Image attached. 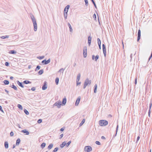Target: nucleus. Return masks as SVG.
<instances>
[{
    "label": "nucleus",
    "mask_w": 152,
    "mask_h": 152,
    "mask_svg": "<svg viewBox=\"0 0 152 152\" xmlns=\"http://www.w3.org/2000/svg\"><path fill=\"white\" fill-rule=\"evenodd\" d=\"M29 15L33 24L34 30L35 31H37V24L36 20L34 16L32 13H30Z\"/></svg>",
    "instance_id": "nucleus-1"
},
{
    "label": "nucleus",
    "mask_w": 152,
    "mask_h": 152,
    "mask_svg": "<svg viewBox=\"0 0 152 152\" xmlns=\"http://www.w3.org/2000/svg\"><path fill=\"white\" fill-rule=\"evenodd\" d=\"M61 105V101H59L56 102L53 105V106H57L58 108H60Z\"/></svg>",
    "instance_id": "nucleus-2"
},
{
    "label": "nucleus",
    "mask_w": 152,
    "mask_h": 152,
    "mask_svg": "<svg viewBox=\"0 0 152 152\" xmlns=\"http://www.w3.org/2000/svg\"><path fill=\"white\" fill-rule=\"evenodd\" d=\"M83 56L84 58L86 57L87 55V47L85 46L84 47L83 51Z\"/></svg>",
    "instance_id": "nucleus-3"
},
{
    "label": "nucleus",
    "mask_w": 152,
    "mask_h": 152,
    "mask_svg": "<svg viewBox=\"0 0 152 152\" xmlns=\"http://www.w3.org/2000/svg\"><path fill=\"white\" fill-rule=\"evenodd\" d=\"M92 150L91 147L90 146H86L85 147L84 150L86 152H89Z\"/></svg>",
    "instance_id": "nucleus-4"
},
{
    "label": "nucleus",
    "mask_w": 152,
    "mask_h": 152,
    "mask_svg": "<svg viewBox=\"0 0 152 152\" xmlns=\"http://www.w3.org/2000/svg\"><path fill=\"white\" fill-rule=\"evenodd\" d=\"M102 50L103 53L104 55V56L105 57H106V47L105 45L104 44H102Z\"/></svg>",
    "instance_id": "nucleus-5"
},
{
    "label": "nucleus",
    "mask_w": 152,
    "mask_h": 152,
    "mask_svg": "<svg viewBox=\"0 0 152 152\" xmlns=\"http://www.w3.org/2000/svg\"><path fill=\"white\" fill-rule=\"evenodd\" d=\"M50 59L49 58L47 60L46 59H44L42 60V63L44 65H46L50 63Z\"/></svg>",
    "instance_id": "nucleus-6"
},
{
    "label": "nucleus",
    "mask_w": 152,
    "mask_h": 152,
    "mask_svg": "<svg viewBox=\"0 0 152 152\" xmlns=\"http://www.w3.org/2000/svg\"><path fill=\"white\" fill-rule=\"evenodd\" d=\"M18 38V36L17 35H15L14 36L10 35V40H11L12 41L15 40Z\"/></svg>",
    "instance_id": "nucleus-7"
},
{
    "label": "nucleus",
    "mask_w": 152,
    "mask_h": 152,
    "mask_svg": "<svg viewBox=\"0 0 152 152\" xmlns=\"http://www.w3.org/2000/svg\"><path fill=\"white\" fill-rule=\"evenodd\" d=\"M42 119H39L37 121L36 120H32L31 122L33 123H36V124H37V123L38 124H40L42 123Z\"/></svg>",
    "instance_id": "nucleus-8"
},
{
    "label": "nucleus",
    "mask_w": 152,
    "mask_h": 152,
    "mask_svg": "<svg viewBox=\"0 0 152 152\" xmlns=\"http://www.w3.org/2000/svg\"><path fill=\"white\" fill-rule=\"evenodd\" d=\"M91 83V80H89L88 78H87L85 80L84 83L87 86H88V85H90Z\"/></svg>",
    "instance_id": "nucleus-9"
},
{
    "label": "nucleus",
    "mask_w": 152,
    "mask_h": 152,
    "mask_svg": "<svg viewBox=\"0 0 152 152\" xmlns=\"http://www.w3.org/2000/svg\"><path fill=\"white\" fill-rule=\"evenodd\" d=\"M47 88V83L46 81H45L42 87V89L43 90H45Z\"/></svg>",
    "instance_id": "nucleus-10"
},
{
    "label": "nucleus",
    "mask_w": 152,
    "mask_h": 152,
    "mask_svg": "<svg viewBox=\"0 0 152 152\" xmlns=\"http://www.w3.org/2000/svg\"><path fill=\"white\" fill-rule=\"evenodd\" d=\"M141 37V31L139 29L138 30V34H137V41L138 42L140 39Z\"/></svg>",
    "instance_id": "nucleus-11"
},
{
    "label": "nucleus",
    "mask_w": 152,
    "mask_h": 152,
    "mask_svg": "<svg viewBox=\"0 0 152 152\" xmlns=\"http://www.w3.org/2000/svg\"><path fill=\"white\" fill-rule=\"evenodd\" d=\"M92 38L91 36V34L88 36V44L89 46H90L91 43V40Z\"/></svg>",
    "instance_id": "nucleus-12"
},
{
    "label": "nucleus",
    "mask_w": 152,
    "mask_h": 152,
    "mask_svg": "<svg viewBox=\"0 0 152 152\" xmlns=\"http://www.w3.org/2000/svg\"><path fill=\"white\" fill-rule=\"evenodd\" d=\"M80 96H79L78 97V98L77 99L75 102V105L76 106H77L80 100Z\"/></svg>",
    "instance_id": "nucleus-13"
},
{
    "label": "nucleus",
    "mask_w": 152,
    "mask_h": 152,
    "mask_svg": "<svg viewBox=\"0 0 152 152\" xmlns=\"http://www.w3.org/2000/svg\"><path fill=\"white\" fill-rule=\"evenodd\" d=\"M152 105V101H151L150 102V103L149 104V110L148 112V114L149 116H150V114L151 113V109Z\"/></svg>",
    "instance_id": "nucleus-14"
},
{
    "label": "nucleus",
    "mask_w": 152,
    "mask_h": 152,
    "mask_svg": "<svg viewBox=\"0 0 152 152\" xmlns=\"http://www.w3.org/2000/svg\"><path fill=\"white\" fill-rule=\"evenodd\" d=\"M17 83L19 86H20V87L23 88L24 87V86L23 85V82H20L19 81L17 80Z\"/></svg>",
    "instance_id": "nucleus-15"
},
{
    "label": "nucleus",
    "mask_w": 152,
    "mask_h": 152,
    "mask_svg": "<svg viewBox=\"0 0 152 152\" xmlns=\"http://www.w3.org/2000/svg\"><path fill=\"white\" fill-rule=\"evenodd\" d=\"M108 123L107 121L104 120H100L99 122V124H108Z\"/></svg>",
    "instance_id": "nucleus-16"
},
{
    "label": "nucleus",
    "mask_w": 152,
    "mask_h": 152,
    "mask_svg": "<svg viewBox=\"0 0 152 152\" xmlns=\"http://www.w3.org/2000/svg\"><path fill=\"white\" fill-rule=\"evenodd\" d=\"M70 6L69 5H67L64 8V12H68V10Z\"/></svg>",
    "instance_id": "nucleus-17"
},
{
    "label": "nucleus",
    "mask_w": 152,
    "mask_h": 152,
    "mask_svg": "<svg viewBox=\"0 0 152 152\" xmlns=\"http://www.w3.org/2000/svg\"><path fill=\"white\" fill-rule=\"evenodd\" d=\"M66 102V97L64 98L63 99L62 103L61 104V105H65Z\"/></svg>",
    "instance_id": "nucleus-18"
},
{
    "label": "nucleus",
    "mask_w": 152,
    "mask_h": 152,
    "mask_svg": "<svg viewBox=\"0 0 152 152\" xmlns=\"http://www.w3.org/2000/svg\"><path fill=\"white\" fill-rule=\"evenodd\" d=\"M21 132L24 133L26 135H28L29 132L26 130H24L21 131Z\"/></svg>",
    "instance_id": "nucleus-19"
},
{
    "label": "nucleus",
    "mask_w": 152,
    "mask_h": 152,
    "mask_svg": "<svg viewBox=\"0 0 152 152\" xmlns=\"http://www.w3.org/2000/svg\"><path fill=\"white\" fill-rule=\"evenodd\" d=\"M31 83V81L27 80H25L23 82V84H30Z\"/></svg>",
    "instance_id": "nucleus-20"
},
{
    "label": "nucleus",
    "mask_w": 152,
    "mask_h": 152,
    "mask_svg": "<svg viewBox=\"0 0 152 152\" xmlns=\"http://www.w3.org/2000/svg\"><path fill=\"white\" fill-rule=\"evenodd\" d=\"M68 25L69 27L70 32H72L73 29L72 28V27L71 26L70 24V23H68Z\"/></svg>",
    "instance_id": "nucleus-21"
},
{
    "label": "nucleus",
    "mask_w": 152,
    "mask_h": 152,
    "mask_svg": "<svg viewBox=\"0 0 152 152\" xmlns=\"http://www.w3.org/2000/svg\"><path fill=\"white\" fill-rule=\"evenodd\" d=\"M10 87L13 88L15 90L17 91L18 90L17 87L13 84L11 86H10Z\"/></svg>",
    "instance_id": "nucleus-22"
},
{
    "label": "nucleus",
    "mask_w": 152,
    "mask_h": 152,
    "mask_svg": "<svg viewBox=\"0 0 152 152\" xmlns=\"http://www.w3.org/2000/svg\"><path fill=\"white\" fill-rule=\"evenodd\" d=\"M80 73H79L77 75V79H76V81H79L80 78Z\"/></svg>",
    "instance_id": "nucleus-23"
},
{
    "label": "nucleus",
    "mask_w": 152,
    "mask_h": 152,
    "mask_svg": "<svg viewBox=\"0 0 152 152\" xmlns=\"http://www.w3.org/2000/svg\"><path fill=\"white\" fill-rule=\"evenodd\" d=\"M97 87V85L96 84H95L94 86V93H96Z\"/></svg>",
    "instance_id": "nucleus-24"
},
{
    "label": "nucleus",
    "mask_w": 152,
    "mask_h": 152,
    "mask_svg": "<svg viewBox=\"0 0 152 152\" xmlns=\"http://www.w3.org/2000/svg\"><path fill=\"white\" fill-rule=\"evenodd\" d=\"M17 53V52L15 50H10V54H15Z\"/></svg>",
    "instance_id": "nucleus-25"
},
{
    "label": "nucleus",
    "mask_w": 152,
    "mask_h": 152,
    "mask_svg": "<svg viewBox=\"0 0 152 152\" xmlns=\"http://www.w3.org/2000/svg\"><path fill=\"white\" fill-rule=\"evenodd\" d=\"M59 81V78L58 77H56L55 79L56 84V85L58 84Z\"/></svg>",
    "instance_id": "nucleus-26"
},
{
    "label": "nucleus",
    "mask_w": 152,
    "mask_h": 152,
    "mask_svg": "<svg viewBox=\"0 0 152 152\" xmlns=\"http://www.w3.org/2000/svg\"><path fill=\"white\" fill-rule=\"evenodd\" d=\"M44 72V70L43 69L40 70L38 72V73L39 75H41Z\"/></svg>",
    "instance_id": "nucleus-27"
},
{
    "label": "nucleus",
    "mask_w": 152,
    "mask_h": 152,
    "mask_svg": "<svg viewBox=\"0 0 152 152\" xmlns=\"http://www.w3.org/2000/svg\"><path fill=\"white\" fill-rule=\"evenodd\" d=\"M24 111L25 114L26 115H28L29 114V113L28 111L25 109H24Z\"/></svg>",
    "instance_id": "nucleus-28"
},
{
    "label": "nucleus",
    "mask_w": 152,
    "mask_h": 152,
    "mask_svg": "<svg viewBox=\"0 0 152 152\" xmlns=\"http://www.w3.org/2000/svg\"><path fill=\"white\" fill-rule=\"evenodd\" d=\"M67 13L66 12H64V16L65 19H66L67 18Z\"/></svg>",
    "instance_id": "nucleus-29"
},
{
    "label": "nucleus",
    "mask_w": 152,
    "mask_h": 152,
    "mask_svg": "<svg viewBox=\"0 0 152 152\" xmlns=\"http://www.w3.org/2000/svg\"><path fill=\"white\" fill-rule=\"evenodd\" d=\"M17 107L20 109L21 110H22L23 109V107L21 104H18V105Z\"/></svg>",
    "instance_id": "nucleus-30"
},
{
    "label": "nucleus",
    "mask_w": 152,
    "mask_h": 152,
    "mask_svg": "<svg viewBox=\"0 0 152 152\" xmlns=\"http://www.w3.org/2000/svg\"><path fill=\"white\" fill-rule=\"evenodd\" d=\"M97 41L98 45H99V44L101 45V41L100 39L99 38H98L97 39Z\"/></svg>",
    "instance_id": "nucleus-31"
},
{
    "label": "nucleus",
    "mask_w": 152,
    "mask_h": 152,
    "mask_svg": "<svg viewBox=\"0 0 152 152\" xmlns=\"http://www.w3.org/2000/svg\"><path fill=\"white\" fill-rule=\"evenodd\" d=\"M91 1H92V3H93V4L94 5L95 7V8L96 9L97 8V7H96V5L94 1V0H91Z\"/></svg>",
    "instance_id": "nucleus-32"
},
{
    "label": "nucleus",
    "mask_w": 152,
    "mask_h": 152,
    "mask_svg": "<svg viewBox=\"0 0 152 152\" xmlns=\"http://www.w3.org/2000/svg\"><path fill=\"white\" fill-rule=\"evenodd\" d=\"M20 139H18L16 141V144L17 145H18L20 143Z\"/></svg>",
    "instance_id": "nucleus-33"
},
{
    "label": "nucleus",
    "mask_w": 152,
    "mask_h": 152,
    "mask_svg": "<svg viewBox=\"0 0 152 152\" xmlns=\"http://www.w3.org/2000/svg\"><path fill=\"white\" fill-rule=\"evenodd\" d=\"M53 145L52 144H51L49 145L48 146V149H51L53 146Z\"/></svg>",
    "instance_id": "nucleus-34"
},
{
    "label": "nucleus",
    "mask_w": 152,
    "mask_h": 152,
    "mask_svg": "<svg viewBox=\"0 0 152 152\" xmlns=\"http://www.w3.org/2000/svg\"><path fill=\"white\" fill-rule=\"evenodd\" d=\"M4 146L6 148H7L8 147V144L7 142H5L4 143Z\"/></svg>",
    "instance_id": "nucleus-35"
},
{
    "label": "nucleus",
    "mask_w": 152,
    "mask_h": 152,
    "mask_svg": "<svg viewBox=\"0 0 152 152\" xmlns=\"http://www.w3.org/2000/svg\"><path fill=\"white\" fill-rule=\"evenodd\" d=\"M40 68V66L39 65H37L36 68V69H35V71H36L37 70H39Z\"/></svg>",
    "instance_id": "nucleus-36"
},
{
    "label": "nucleus",
    "mask_w": 152,
    "mask_h": 152,
    "mask_svg": "<svg viewBox=\"0 0 152 152\" xmlns=\"http://www.w3.org/2000/svg\"><path fill=\"white\" fill-rule=\"evenodd\" d=\"M99 58V56L98 55H97L95 57V59L94 60L95 61H97V60Z\"/></svg>",
    "instance_id": "nucleus-37"
},
{
    "label": "nucleus",
    "mask_w": 152,
    "mask_h": 152,
    "mask_svg": "<svg viewBox=\"0 0 152 152\" xmlns=\"http://www.w3.org/2000/svg\"><path fill=\"white\" fill-rule=\"evenodd\" d=\"M66 144V143L65 142H63L62 143V144H61L60 145V146L62 148L63 147H64Z\"/></svg>",
    "instance_id": "nucleus-38"
},
{
    "label": "nucleus",
    "mask_w": 152,
    "mask_h": 152,
    "mask_svg": "<svg viewBox=\"0 0 152 152\" xmlns=\"http://www.w3.org/2000/svg\"><path fill=\"white\" fill-rule=\"evenodd\" d=\"M44 57H45L44 56H42L38 57L37 58L40 60H41L43 59L44 58Z\"/></svg>",
    "instance_id": "nucleus-39"
},
{
    "label": "nucleus",
    "mask_w": 152,
    "mask_h": 152,
    "mask_svg": "<svg viewBox=\"0 0 152 152\" xmlns=\"http://www.w3.org/2000/svg\"><path fill=\"white\" fill-rule=\"evenodd\" d=\"M45 143H43L41 145V146L42 148H43L45 146Z\"/></svg>",
    "instance_id": "nucleus-40"
},
{
    "label": "nucleus",
    "mask_w": 152,
    "mask_h": 152,
    "mask_svg": "<svg viewBox=\"0 0 152 152\" xmlns=\"http://www.w3.org/2000/svg\"><path fill=\"white\" fill-rule=\"evenodd\" d=\"M4 82L5 84H8L9 83V81L7 80H4Z\"/></svg>",
    "instance_id": "nucleus-41"
},
{
    "label": "nucleus",
    "mask_w": 152,
    "mask_h": 152,
    "mask_svg": "<svg viewBox=\"0 0 152 152\" xmlns=\"http://www.w3.org/2000/svg\"><path fill=\"white\" fill-rule=\"evenodd\" d=\"M93 18L94 19V20H96V14L94 13L93 15Z\"/></svg>",
    "instance_id": "nucleus-42"
},
{
    "label": "nucleus",
    "mask_w": 152,
    "mask_h": 152,
    "mask_svg": "<svg viewBox=\"0 0 152 152\" xmlns=\"http://www.w3.org/2000/svg\"><path fill=\"white\" fill-rule=\"evenodd\" d=\"M84 1L85 3V5L87 6H88V0H84Z\"/></svg>",
    "instance_id": "nucleus-43"
},
{
    "label": "nucleus",
    "mask_w": 152,
    "mask_h": 152,
    "mask_svg": "<svg viewBox=\"0 0 152 152\" xmlns=\"http://www.w3.org/2000/svg\"><path fill=\"white\" fill-rule=\"evenodd\" d=\"M137 83V77L135 79L134 84L136 85Z\"/></svg>",
    "instance_id": "nucleus-44"
},
{
    "label": "nucleus",
    "mask_w": 152,
    "mask_h": 152,
    "mask_svg": "<svg viewBox=\"0 0 152 152\" xmlns=\"http://www.w3.org/2000/svg\"><path fill=\"white\" fill-rule=\"evenodd\" d=\"M64 69L63 68H61V69H60L59 70L58 72H64Z\"/></svg>",
    "instance_id": "nucleus-45"
},
{
    "label": "nucleus",
    "mask_w": 152,
    "mask_h": 152,
    "mask_svg": "<svg viewBox=\"0 0 152 152\" xmlns=\"http://www.w3.org/2000/svg\"><path fill=\"white\" fill-rule=\"evenodd\" d=\"M8 37H9L8 36H2L1 37V38L2 39H4L6 38H8Z\"/></svg>",
    "instance_id": "nucleus-46"
},
{
    "label": "nucleus",
    "mask_w": 152,
    "mask_h": 152,
    "mask_svg": "<svg viewBox=\"0 0 152 152\" xmlns=\"http://www.w3.org/2000/svg\"><path fill=\"white\" fill-rule=\"evenodd\" d=\"M81 84L80 82H79V81H76V85L77 86H78L79 85H80Z\"/></svg>",
    "instance_id": "nucleus-47"
},
{
    "label": "nucleus",
    "mask_w": 152,
    "mask_h": 152,
    "mask_svg": "<svg viewBox=\"0 0 152 152\" xmlns=\"http://www.w3.org/2000/svg\"><path fill=\"white\" fill-rule=\"evenodd\" d=\"M58 148H56L54 149V150L53 151L54 152H56V151H58Z\"/></svg>",
    "instance_id": "nucleus-48"
},
{
    "label": "nucleus",
    "mask_w": 152,
    "mask_h": 152,
    "mask_svg": "<svg viewBox=\"0 0 152 152\" xmlns=\"http://www.w3.org/2000/svg\"><path fill=\"white\" fill-rule=\"evenodd\" d=\"M31 90L32 91H34L36 90V88L35 87H33L31 88Z\"/></svg>",
    "instance_id": "nucleus-49"
},
{
    "label": "nucleus",
    "mask_w": 152,
    "mask_h": 152,
    "mask_svg": "<svg viewBox=\"0 0 152 152\" xmlns=\"http://www.w3.org/2000/svg\"><path fill=\"white\" fill-rule=\"evenodd\" d=\"M85 120L84 119H83L82 121L80 123V124H84L85 122Z\"/></svg>",
    "instance_id": "nucleus-50"
},
{
    "label": "nucleus",
    "mask_w": 152,
    "mask_h": 152,
    "mask_svg": "<svg viewBox=\"0 0 152 152\" xmlns=\"http://www.w3.org/2000/svg\"><path fill=\"white\" fill-rule=\"evenodd\" d=\"M96 144L98 145H100V142H99L98 141H96Z\"/></svg>",
    "instance_id": "nucleus-51"
},
{
    "label": "nucleus",
    "mask_w": 152,
    "mask_h": 152,
    "mask_svg": "<svg viewBox=\"0 0 152 152\" xmlns=\"http://www.w3.org/2000/svg\"><path fill=\"white\" fill-rule=\"evenodd\" d=\"M132 53H131L130 55V58H131L130 60V61H131V60L132 59Z\"/></svg>",
    "instance_id": "nucleus-52"
},
{
    "label": "nucleus",
    "mask_w": 152,
    "mask_h": 152,
    "mask_svg": "<svg viewBox=\"0 0 152 152\" xmlns=\"http://www.w3.org/2000/svg\"><path fill=\"white\" fill-rule=\"evenodd\" d=\"M92 59L93 60L95 59V56L94 55L92 56Z\"/></svg>",
    "instance_id": "nucleus-53"
},
{
    "label": "nucleus",
    "mask_w": 152,
    "mask_h": 152,
    "mask_svg": "<svg viewBox=\"0 0 152 152\" xmlns=\"http://www.w3.org/2000/svg\"><path fill=\"white\" fill-rule=\"evenodd\" d=\"M65 129V128L64 127H63V128H61V129H60V130L61 131H63L64 130V129Z\"/></svg>",
    "instance_id": "nucleus-54"
},
{
    "label": "nucleus",
    "mask_w": 152,
    "mask_h": 152,
    "mask_svg": "<svg viewBox=\"0 0 152 152\" xmlns=\"http://www.w3.org/2000/svg\"><path fill=\"white\" fill-rule=\"evenodd\" d=\"M10 135L11 136H13V132H11L10 133Z\"/></svg>",
    "instance_id": "nucleus-55"
},
{
    "label": "nucleus",
    "mask_w": 152,
    "mask_h": 152,
    "mask_svg": "<svg viewBox=\"0 0 152 152\" xmlns=\"http://www.w3.org/2000/svg\"><path fill=\"white\" fill-rule=\"evenodd\" d=\"M87 86L86 85L85 83L84 84L83 88L85 89Z\"/></svg>",
    "instance_id": "nucleus-56"
},
{
    "label": "nucleus",
    "mask_w": 152,
    "mask_h": 152,
    "mask_svg": "<svg viewBox=\"0 0 152 152\" xmlns=\"http://www.w3.org/2000/svg\"><path fill=\"white\" fill-rule=\"evenodd\" d=\"M101 138H102V139H103V140H104L105 139V137L103 136H102Z\"/></svg>",
    "instance_id": "nucleus-57"
},
{
    "label": "nucleus",
    "mask_w": 152,
    "mask_h": 152,
    "mask_svg": "<svg viewBox=\"0 0 152 152\" xmlns=\"http://www.w3.org/2000/svg\"><path fill=\"white\" fill-rule=\"evenodd\" d=\"M63 134H61L60 135V138H62L63 137Z\"/></svg>",
    "instance_id": "nucleus-58"
},
{
    "label": "nucleus",
    "mask_w": 152,
    "mask_h": 152,
    "mask_svg": "<svg viewBox=\"0 0 152 152\" xmlns=\"http://www.w3.org/2000/svg\"><path fill=\"white\" fill-rule=\"evenodd\" d=\"M5 65L7 66L8 65L9 63L8 62H6L5 63Z\"/></svg>",
    "instance_id": "nucleus-59"
},
{
    "label": "nucleus",
    "mask_w": 152,
    "mask_h": 152,
    "mask_svg": "<svg viewBox=\"0 0 152 152\" xmlns=\"http://www.w3.org/2000/svg\"><path fill=\"white\" fill-rule=\"evenodd\" d=\"M14 77L12 76H10V79L11 80H13Z\"/></svg>",
    "instance_id": "nucleus-60"
},
{
    "label": "nucleus",
    "mask_w": 152,
    "mask_h": 152,
    "mask_svg": "<svg viewBox=\"0 0 152 152\" xmlns=\"http://www.w3.org/2000/svg\"><path fill=\"white\" fill-rule=\"evenodd\" d=\"M31 65H29L28 66V68L29 69H30L31 68Z\"/></svg>",
    "instance_id": "nucleus-61"
},
{
    "label": "nucleus",
    "mask_w": 152,
    "mask_h": 152,
    "mask_svg": "<svg viewBox=\"0 0 152 152\" xmlns=\"http://www.w3.org/2000/svg\"><path fill=\"white\" fill-rule=\"evenodd\" d=\"M99 48L100 49H101V45H98Z\"/></svg>",
    "instance_id": "nucleus-62"
},
{
    "label": "nucleus",
    "mask_w": 152,
    "mask_h": 152,
    "mask_svg": "<svg viewBox=\"0 0 152 152\" xmlns=\"http://www.w3.org/2000/svg\"><path fill=\"white\" fill-rule=\"evenodd\" d=\"M71 142L70 141H69V142H68L67 143L68 145H69L70 144Z\"/></svg>",
    "instance_id": "nucleus-63"
},
{
    "label": "nucleus",
    "mask_w": 152,
    "mask_h": 152,
    "mask_svg": "<svg viewBox=\"0 0 152 152\" xmlns=\"http://www.w3.org/2000/svg\"><path fill=\"white\" fill-rule=\"evenodd\" d=\"M140 138V137L139 136H138L137 137V141H138L139 140Z\"/></svg>",
    "instance_id": "nucleus-64"
}]
</instances>
